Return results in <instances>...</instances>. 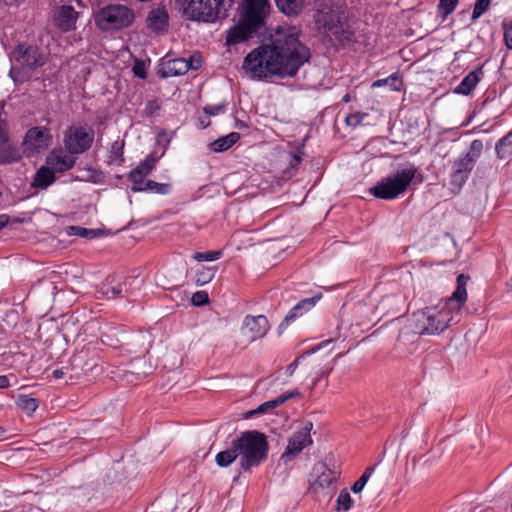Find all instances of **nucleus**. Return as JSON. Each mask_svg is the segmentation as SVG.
Returning <instances> with one entry per match:
<instances>
[{
  "mask_svg": "<svg viewBox=\"0 0 512 512\" xmlns=\"http://www.w3.org/2000/svg\"><path fill=\"white\" fill-rule=\"evenodd\" d=\"M268 448V441L263 433L249 430L233 439L228 449L217 453L215 461L220 467H228L238 458L240 467L249 471L266 460Z\"/></svg>",
  "mask_w": 512,
  "mask_h": 512,
  "instance_id": "3",
  "label": "nucleus"
},
{
  "mask_svg": "<svg viewBox=\"0 0 512 512\" xmlns=\"http://www.w3.org/2000/svg\"><path fill=\"white\" fill-rule=\"evenodd\" d=\"M168 18L169 16L165 8L153 9L147 17L148 27L156 32L162 31L168 24Z\"/></svg>",
  "mask_w": 512,
  "mask_h": 512,
  "instance_id": "23",
  "label": "nucleus"
},
{
  "mask_svg": "<svg viewBox=\"0 0 512 512\" xmlns=\"http://www.w3.org/2000/svg\"><path fill=\"white\" fill-rule=\"evenodd\" d=\"M342 101L346 102V103L349 102L350 101V95L349 94L344 95V97L342 98Z\"/></svg>",
  "mask_w": 512,
  "mask_h": 512,
  "instance_id": "56",
  "label": "nucleus"
},
{
  "mask_svg": "<svg viewBox=\"0 0 512 512\" xmlns=\"http://www.w3.org/2000/svg\"><path fill=\"white\" fill-rule=\"evenodd\" d=\"M123 147L124 144L122 142L115 141L111 146V160L123 161Z\"/></svg>",
  "mask_w": 512,
  "mask_h": 512,
  "instance_id": "43",
  "label": "nucleus"
},
{
  "mask_svg": "<svg viewBox=\"0 0 512 512\" xmlns=\"http://www.w3.org/2000/svg\"><path fill=\"white\" fill-rule=\"evenodd\" d=\"M373 472H374V467H368L364 471V473L361 475V477L352 485V487H351L352 492L356 493V494L360 493L364 489L366 483L372 476Z\"/></svg>",
  "mask_w": 512,
  "mask_h": 512,
  "instance_id": "35",
  "label": "nucleus"
},
{
  "mask_svg": "<svg viewBox=\"0 0 512 512\" xmlns=\"http://www.w3.org/2000/svg\"><path fill=\"white\" fill-rule=\"evenodd\" d=\"M469 278L457 276V287L444 302L426 307L412 315L411 327L417 334H439L461 319L462 308L467 301L466 286Z\"/></svg>",
  "mask_w": 512,
  "mask_h": 512,
  "instance_id": "2",
  "label": "nucleus"
},
{
  "mask_svg": "<svg viewBox=\"0 0 512 512\" xmlns=\"http://www.w3.org/2000/svg\"><path fill=\"white\" fill-rule=\"evenodd\" d=\"M312 428V422L308 421L305 423L301 430L292 434V436L288 439V444L281 456V460H283L285 463L292 461L298 454L301 453L304 448L312 445L313 440L310 435Z\"/></svg>",
  "mask_w": 512,
  "mask_h": 512,
  "instance_id": "11",
  "label": "nucleus"
},
{
  "mask_svg": "<svg viewBox=\"0 0 512 512\" xmlns=\"http://www.w3.org/2000/svg\"><path fill=\"white\" fill-rule=\"evenodd\" d=\"M187 19L212 23L226 17L232 0H177Z\"/></svg>",
  "mask_w": 512,
  "mask_h": 512,
  "instance_id": "6",
  "label": "nucleus"
},
{
  "mask_svg": "<svg viewBox=\"0 0 512 512\" xmlns=\"http://www.w3.org/2000/svg\"><path fill=\"white\" fill-rule=\"evenodd\" d=\"M69 234L80 236L87 239H94L100 234V230L87 229L80 226H70Z\"/></svg>",
  "mask_w": 512,
  "mask_h": 512,
  "instance_id": "33",
  "label": "nucleus"
},
{
  "mask_svg": "<svg viewBox=\"0 0 512 512\" xmlns=\"http://www.w3.org/2000/svg\"><path fill=\"white\" fill-rule=\"evenodd\" d=\"M416 173L417 167L414 164H407L395 173L381 179L370 189V192L379 199H395L407 191Z\"/></svg>",
  "mask_w": 512,
  "mask_h": 512,
  "instance_id": "5",
  "label": "nucleus"
},
{
  "mask_svg": "<svg viewBox=\"0 0 512 512\" xmlns=\"http://www.w3.org/2000/svg\"><path fill=\"white\" fill-rule=\"evenodd\" d=\"M490 2L491 0H477L473 8L472 19L476 20L482 16L489 8Z\"/></svg>",
  "mask_w": 512,
  "mask_h": 512,
  "instance_id": "39",
  "label": "nucleus"
},
{
  "mask_svg": "<svg viewBox=\"0 0 512 512\" xmlns=\"http://www.w3.org/2000/svg\"><path fill=\"white\" fill-rule=\"evenodd\" d=\"M236 127L243 128V127H245V124L243 122H236Z\"/></svg>",
  "mask_w": 512,
  "mask_h": 512,
  "instance_id": "58",
  "label": "nucleus"
},
{
  "mask_svg": "<svg viewBox=\"0 0 512 512\" xmlns=\"http://www.w3.org/2000/svg\"><path fill=\"white\" fill-rule=\"evenodd\" d=\"M482 151V141L475 139L470 143L468 150L454 160L450 173V182L457 190H460L468 180Z\"/></svg>",
  "mask_w": 512,
  "mask_h": 512,
  "instance_id": "7",
  "label": "nucleus"
},
{
  "mask_svg": "<svg viewBox=\"0 0 512 512\" xmlns=\"http://www.w3.org/2000/svg\"><path fill=\"white\" fill-rule=\"evenodd\" d=\"M495 150L500 159H506L512 155V130L496 143Z\"/></svg>",
  "mask_w": 512,
  "mask_h": 512,
  "instance_id": "28",
  "label": "nucleus"
},
{
  "mask_svg": "<svg viewBox=\"0 0 512 512\" xmlns=\"http://www.w3.org/2000/svg\"><path fill=\"white\" fill-rule=\"evenodd\" d=\"M303 357L304 356H300V357L296 358L291 364H289L287 366L286 373L288 376H292L294 374V372L296 371V369L299 366V363Z\"/></svg>",
  "mask_w": 512,
  "mask_h": 512,
  "instance_id": "47",
  "label": "nucleus"
},
{
  "mask_svg": "<svg viewBox=\"0 0 512 512\" xmlns=\"http://www.w3.org/2000/svg\"><path fill=\"white\" fill-rule=\"evenodd\" d=\"M153 108H154L153 103H152V102H149V103L147 104L146 108H145V112H146V114L151 115V114H152V111H153Z\"/></svg>",
  "mask_w": 512,
  "mask_h": 512,
  "instance_id": "55",
  "label": "nucleus"
},
{
  "mask_svg": "<svg viewBox=\"0 0 512 512\" xmlns=\"http://www.w3.org/2000/svg\"><path fill=\"white\" fill-rule=\"evenodd\" d=\"M483 75L482 68H477L469 72L462 81L455 87L454 92L456 94L468 95L479 83Z\"/></svg>",
  "mask_w": 512,
  "mask_h": 512,
  "instance_id": "22",
  "label": "nucleus"
},
{
  "mask_svg": "<svg viewBox=\"0 0 512 512\" xmlns=\"http://www.w3.org/2000/svg\"><path fill=\"white\" fill-rule=\"evenodd\" d=\"M301 161H302V158L299 155L294 154V155H292V158L290 161V166L294 168V167L298 166Z\"/></svg>",
  "mask_w": 512,
  "mask_h": 512,
  "instance_id": "51",
  "label": "nucleus"
},
{
  "mask_svg": "<svg viewBox=\"0 0 512 512\" xmlns=\"http://www.w3.org/2000/svg\"><path fill=\"white\" fill-rule=\"evenodd\" d=\"M216 274V267H202L195 275L197 286H203L212 281Z\"/></svg>",
  "mask_w": 512,
  "mask_h": 512,
  "instance_id": "31",
  "label": "nucleus"
},
{
  "mask_svg": "<svg viewBox=\"0 0 512 512\" xmlns=\"http://www.w3.org/2000/svg\"><path fill=\"white\" fill-rule=\"evenodd\" d=\"M354 504L350 493L343 489L336 499V512H347Z\"/></svg>",
  "mask_w": 512,
  "mask_h": 512,
  "instance_id": "30",
  "label": "nucleus"
},
{
  "mask_svg": "<svg viewBox=\"0 0 512 512\" xmlns=\"http://www.w3.org/2000/svg\"><path fill=\"white\" fill-rule=\"evenodd\" d=\"M9 386V380L6 376H0V388H6Z\"/></svg>",
  "mask_w": 512,
  "mask_h": 512,
  "instance_id": "53",
  "label": "nucleus"
},
{
  "mask_svg": "<svg viewBox=\"0 0 512 512\" xmlns=\"http://www.w3.org/2000/svg\"><path fill=\"white\" fill-rule=\"evenodd\" d=\"M133 71H134V74L141 78V79H145L146 78V73L144 71V69L142 67H140L138 64H136L133 68Z\"/></svg>",
  "mask_w": 512,
  "mask_h": 512,
  "instance_id": "49",
  "label": "nucleus"
},
{
  "mask_svg": "<svg viewBox=\"0 0 512 512\" xmlns=\"http://www.w3.org/2000/svg\"><path fill=\"white\" fill-rule=\"evenodd\" d=\"M94 136L95 132L91 126L73 124L64 133L65 150L74 155L84 153L92 146Z\"/></svg>",
  "mask_w": 512,
  "mask_h": 512,
  "instance_id": "10",
  "label": "nucleus"
},
{
  "mask_svg": "<svg viewBox=\"0 0 512 512\" xmlns=\"http://www.w3.org/2000/svg\"><path fill=\"white\" fill-rule=\"evenodd\" d=\"M145 191L155 192L157 194H168L171 191V185L167 183H158L153 180H147Z\"/></svg>",
  "mask_w": 512,
  "mask_h": 512,
  "instance_id": "34",
  "label": "nucleus"
},
{
  "mask_svg": "<svg viewBox=\"0 0 512 512\" xmlns=\"http://www.w3.org/2000/svg\"><path fill=\"white\" fill-rule=\"evenodd\" d=\"M123 288L122 285L119 284L117 286H110L108 284H103L100 289V293L107 298H115L122 294Z\"/></svg>",
  "mask_w": 512,
  "mask_h": 512,
  "instance_id": "38",
  "label": "nucleus"
},
{
  "mask_svg": "<svg viewBox=\"0 0 512 512\" xmlns=\"http://www.w3.org/2000/svg\"><path fill=\"white\" fill-rule=\"evenodd\" d=\"M209 124H210V121H207V122L201 121L202 128H206Z\"/></svg>",
  "mask_w": 512,
  "mask_h": 512,
  "instance_id": "57",
  "label": "nucleus"
},
{
  "mask_svg": "<svg viewBox=\"0 0 512 512\" xmlns=\"http://www.w3.org/2000/svg\"><path fill=\"white\" fill-rule=\"evenodd\" d=\"M270 329L268 319L264 315H247L244 317L240 332L248 343L263 338Z\"/></svg>",
  "mask_w": 512,
  "mask_h": 512,
  "instance_id": "13",
  "label": "nucleus"
},
{
  "mask_svg": "<svg viewBox=\"0 0 512 512\" xmlns=\"http://www.w3.org/2000/svg\"><path fill=\"white\" fill-rule=\"evenodd\" d=\"M382 86H389L392 91H400L402 88V82L400 81L399 76L396 73H393L386 78L378 79L372 83V87Z\"/></svg>",
  "mask_w": 512,
  "mask_h": 512,
  "instance_id": "29",
  "label": "nucleus"
},
{
  "mask_svg": "<svg viewBox=\"0 0 512 512\" xmlns=\"http://www.w3.org/2000/svg\"><path fill=\"white\" fill-rule=\"evenodd\" d=\"M8 139L6 129H5V123L3 120L0 119V141Z\"/></svg>",
  "mask_w": 512,
  "mask_h": 512,
  "instance_id": "50",
  "label": "nucleus"
},
{
  "mask_svg": "<svg viewBox=\"0 0 512 512\" xmlns=\"http://www.w3.org/2000/svg\"><path fill=\"white\" fill-rule=\"evenodd\" d=\"M9 222V217L5 214L0 215V230L5 227Z\"/></svg>",
  "mask_w": 512,
  "mask_h": 512,
  "instance_id": "52",
  "label": "nucleus"
},
{
  "mask_svg": "<svg viewBox=\"0 0 512 512\" xmlns=\"http://www.w3.org/2000/svg\"><path fill=\"white\" fill-rule=\"evenodd\" d=\"M336 479V471L331 470L326 466H321L318 469L316 479L310 485V489L314 492H318L319 490L329 488L336 481Z\"/></svg>",
  "mask_w": 512,
  "mask_h": 512,
  "instance_id": "21",
  "label": "nucleus"
},
{
  "mask_svg": "<svg viewBox=\"0 0 512 512\" xmlns=\"http://www.w3.org/2000/svg\"><path fill=\"white\" fill-rule=\"evenodd\" d=\"M503 30L505 45L508 49H512V19L504 21Z\"/></svg>",
  "mask_w": 512,
  "mask_h": 512,
  "instance_id": "42",
  "label": "nucleus"
},
{
  "mask_svg": "<svg viewBox=\"0 0 512 512\" xmlns=\"http://www.w3.org/2000/svg\"><path fill=\"white\" fill-rule=\"evenodd\" d=\"M134 20V13L125 5H108L95 15L96 25L104 31L128 27Z\"/></svg>",
  "mask_w": 512,
  "mask_h": 512,
  "instance_id": "9",
  "label": "nucleus"
},
{
  "mask_svg": "<svg viewBox=\"0 0 512 512\" xmlns=\"http://www.w3.org/2000/svg\"><path fill=\"white\" fill-rule=\"evenodd\" d=\"M55 182V173L47 165L39 168L34 176L32 185L36 188L46 189Z\"/></svg>",
  "mask_w": 512,
  "mask_h": 512,
  "instance_id": "25",
  "label": "nucleus"
},
{
  "mask_svg": "<svg viewBox=\"0 0 512 512\" xmlns=\"http://www.w3.org/2000/svg\"><path fill=\"white\" fill-rule=\"evenodd\" d=\"M309 58V49L299 41L297 31L292 28L271 45H262L248 53L242 68L251 79L294 76Z\"/></svg>",
  "mask_w": 512,
  "mask_h": 512,
  "instance_id": "1",
  "label": "nucleus"
},
{
  "mask_svg": "<svg viewBox=\"0 0 512 512\" xmlns=\"http://www.w3.org/2000/svg\"><path fill=\"white\" fill-rule=\"evenodd\" d=\"M366 116H367V114H365V113L354 112V113H351L346 116L345 123L349 127L356 128L357 126H359L362 123L363 119Z\"/></svg>",
  "mask_w": 512,
  "mask_h": 512,
  "instance_id": "40",
  "label": "nucleus"
},
{
  "mask_svg": "<svg viewBox=\"0 0 512 512\" xmlns=\"http://www.w3.org/2000/svg\"><path fill=\"white\" fill-rule=\"evenodd\" d=\"M9 76L12 78V80L15 83L21 81V71L18 68H16V67H12L10 69Z\"/></svg>",
  "mask_w": 512,
  "mask_h": 512,
  "instance_id": "48",
  "label": "nucleus"
},
{
  "mask_svg": "<svg viewBox=\"0 0 512 512\" xmlns=\"http://www.w3.org/2000/svg\"><path fill=\"white\" fill-rule=\"evenodd\" d=\"M20 159V150L9 139L0 141V164H10Z\"/></svg>",
  "mask_w": 512,
  "mask_h": 512,
  "instance_id": "24",
  "label": "nucleus"
},
{
  "mask_svg": "<svg viewBox=\"0 0 512 512\" xmlns=\"http://www.w3.org/2000/svg\"><path fill=\"white\" fill-rule=\"evenodd\" d=\"M299 395V391L297 389L286 392L275 399L266 401L259 405L256 409L250 410L246 413V418H251L257 414L269 413L275 408L283 405L287 400L296 397Z\"/></svg>",
  "mask_w": 512,
  "mask_h": 512,
  "instance_id": "18",
  "label": "nucleus"
},
{
  "mask_svg": "<svg viewBox=\"0 0 512 512\" xmlns=\"http://www.w3.org/2000/svg\"><path fill=\"white\" fill-rule=\"evenodd\" d=\"M191 301L194 306H201L209 302V297L205 291H197L192 295Z\"/></svg>",
  "mask_w": 512,
  "mask_h": 512,
  "instance_id": "44",
  "label": "nucleus"
},
{
  "mask_svg": "<svg viewBox=\"0 0 512 512\" xmlns=\"http://www.w3.org/2000/svg\"><path fill=\"white\" fill-rule=\"evenodd\" d=\"M19 408L27 413L34 412L38 407V402L35 398H31L27 395H19L16 401Z\"/></svg>",
  "mask_w": 512,
  "mask_h": 512,
  "instance_id": "32",
  "label": "nucleus"
},
{
  "mask_svg": "<svg viewBox=\"0 0 512 512\" xmlns=\"http://www.w3.org/2000/svg\"><path fill=\"white\" fill-rule=\"evenodd\" d=\"M187 63L191 65L190 69L197 70L202 65V59L200 56H191Z\"/></svg>",
  "mask_w": 512,
  "mask_h": 512,
  "instance_id": "46",
  "label": "nucleus"
},
{
  "mask_svg": "<svg viewBox=\"0 0 512 512\" xmlns=\"http://www.w3.org/2000/svg\"><path fill=\"white\" fill-rule=\"evenodd\" d=\"M221 256H222V251L218 250V251H208V252H196L193 255V258L198 262H202V261L212 262V261H216V260L220 259Z\"/></svg>",
  "mask_w": 512,
  "mask_h": 512,
  "instance_id": "37",
  "label": "nucleus"
},
{
  "mask_svg": "<svg viewBox=\"0 0 512 512\" xmlns=\"http://www.w3.org/2000/svg\"><path fill=\"white\" fill-rule=\"evenodd\" d=\"M457 3L458 0H440L438 4V14L445 19L455 10Z\"/></svg>",
  "mask_w": 512,
  "mask_h": 512,
  "instance_id": "36",
  "label": "nucleus"
},
{
  "mask_svg": "<svg viewBox=\"0 0 512 512\" xmlns=\"http://www.w3.org/2000/svg\"><path fill=\"white\" fill-rule=\"evenodd\" d=\"M244 8L255 9L258 11H267L269 8L268 0H243Z\"/></svg>",
  "mask_w": 512,
  "mask_h": 512,
  "instance_id": "41",
  "label": "nucleus"
},
{
  "mask_svg": "<svg viewBox=\"0 0 512 512\" xmlns=\"http://www.w3.org/2000/svg\"><path fill=\"white\" fill-rule=\"evenodd\" d=\"M78 13L72 6L63 5L54 14L55 25L63 32L75 29Z\"/></svg>",
  "mask_w": 512,
  "mask_h": 512,
  "instance_id": "17",
  "label": "nucleus"
},
{
  "mask_svg": "<svg viewBox=\"0 0 512 512\" xmlns=\"http://www.w3.org/2000/svg\"><path fill=\"white\" fill-rule=\"evenodd\" d=\"M63 375H64V372L61 369H56V370L53 371V376L56 379L62 378Z\"/></svg>",
  "mask_w": 512,
  "mask_h": 512,
  "instance_id": "54",
  "label": "nucleus"
},
{
  "mask_svg": "<svg viewBox=\"0 0 512 512\" xmlns=\"http://www.w3.org/2000/svg\"><path fill=\"white\" fill-rule=\"evenodd\" d=\"M156 165V158L153 155H148L141 161L133 170L130 171L128 178L133 183L131 190L133 192H144L148 176Z\"/></svg>",
  "mask_w": 512,
  "mask_h": 512,
  "instance_id": "15",
  "label": "nucleus"
},
{
  "mask_svg": "<svg viewBox=\"0 0 512 512\" xmlns=\"http://www.w3.org/2000/svg\"><path fill=\"white\" fill-rule=\"evenodd\" d=\"M320 295L314 296L311 298H305L299 301L293 308L285 316L284 320L280 324V327L287 326L291 321L295 320L297 317L302 316L304 313L311 310L317 301L320 299Z\"/></svg>",
  "mask_w": 512,
  "mask_h": 512,
  "instance_id": "20",
  "label": "nucleus"
},
{
  "mask_svg": "<svg viewBox=\"0 0 512 512\" xmlns=\"http://www.w3.org/2000/svg\"><path fill=\"white\" fill-rule=\"evenodd\" d=\"M191 68L187 59L176 58L162 63L160 73L163 78L176 77L186 74Z\"/></svg>",
  "mask_w": 512,
  "mask_h": 512,
  "instance_id": "19",
  "label": "nucleus"
},
{
  "mask_svg": "<svg viewBox=\"0 0 512 512\" xmlns=\"http://www.w3.org/2000/svg\"><path fill=\"white\" fill-rule=\"evenodd\" d=\"M52 142V135L46 127H33L29 129L23 140L24 150L30 153L47 149Z\"/></svg>",
  "mask_w": 512,
  "mask_h": 512,
  "instance_id": "14",
  "label": "nucleus"
},
{
  "mask_svg": "<svg viewBox=\"0 0 512 512\" xmlns=\"http://www.w3.org/2000/svg\"><path fill=\"white\" fill-rule=\"evenodd\" d=\"M278 9L286 15H297L303 8L304 0H275Z\"/></svg>",
  "mask_w": 512,
  "mask_h": 512,
  "instance_id": "27",
  "label": "nucleus"
},
{
  "mask_svg": "<svg viewBox=\"0 0 512 512\" xmlns=\"http://www.w3.org/2000/svg\"><path fill=\"white\" fill-rule=\"evenodd\" d=\"M315 21L320 32L332 45L344 46L354 41V27L345 7L324 4L317 10Z\"/></svg>",
  "mask_w": 512,
  "mask_h": 512,
  "instance_id": "4",
  "label": "nucleus"
},
{
  "mask_svg": "<svg viewBox=\"0 0 512 512\" xmlns=\"http://www.w3.org/2000/svg\"><path fill=\"white\" fill-rule=\"evenodd\" d=\"M15 61L22 67L35 69L42 67L48 59V54L36 46L25 43L19 44L14 52Z\"/></svg>",
  "mask_w": 512,
  "mask_h": 512,
  "instance_id": "12",
  "label": "nucleus"
},
{
  "mask_svg": "<svg viewBox=\"0 0 512 512\" xmlns=\"http://www.w3.org/2000/svg\"><path fill=\"white\" fill-rule=\"evenodd\" d=\"M266 13L267 11L244 8L238 24L228 31L227 44L235 45L250 38L264 24Z\"/></svg>",
  "mask_w": 512,
  "mask_h": 512,
  "instance_id": "8",
  "label": "nucleus"
},
{
  "mask_svg": "<svg viewBox=\"0 0 512 512\" xmlns=\"http://www.w3.org/2000/svg\"><path fill=\"white\" fill-rule=\"evenodd\" d=\"M5 430L0 426V436L4 434Z\"/></svg>",
  "mask_w": 512,
  "mask_h": 512,
  "instance_id": "59",
  "label": "nucleus"
},
{
  "mask_svg": "<svg viewBox=\"0 0 512 512\" xmlns=\"http://www.w3.org/2000/svg\"><path fill=\"white\" fill-rule=\"evenodd\" d=\"M226 110V106L224 104H216V105H207L204 107V112L209 116H216L223 114Z\"/></svg>",
  "mask_w": 512,
  "mask_h": 512,
  "instance_id": "45",
  "label": "nucleus"
},
{
  "mask_svg": "<svg viewBox=\"0 0 512 512\" xmlns=\"http://www.w3.org/2000/svg\"><path fill=\"white\" fill-rule=\"evenodd\" d=\"M240 139V134L237 132H231L225 136H222L212 143H210V149L214 152H224L232 147Z\"/></svg>",
  "mask_w": 512,
  "mask_h": 512,
  "instance_id": "26",
  "label": "nucleus"
},
{
  "mask_svg": "<svg viewBox=\"0 0 512 512\" xmlns=\"http://www.w3.org/2000/svg\"><path fill=\"white\" fill-rule=\"evenodd\" d=\"M75 162L74 154H70L67 150L63 149H54L46 157V165L54 173H63L70 170L75 165Z\"/></svg>",
  "mask_w": 512,
  "mask_h": 512,
  "instance_id": "16",
  "label": "nucleus"
}]
</instances>
